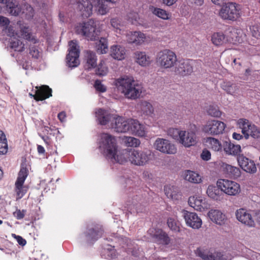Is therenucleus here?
I'll return each instance as SVG.
<instances>
[{
  "label": "nucleus",
  "instance_id": "41",
  "mask_svg": "<svg viewBox=\"0 0 260 260\" xmlns=\"http://www.w3.org/2000/svg\"><path fill=\"white\" fill-rule=\"evenodd\" d=\"M197 255L204 260H226L225 258L223 256L217 255L215 257L214 255L212 254H208L202 251L201 249L198 248L196 252Z\"/></svg>",
  "mask_w": 260,
  "mask_h": 260
},
{
  "label": "nucleus",
  "instance_id": "52",
  "mask_svg": "<svg viewBox=\"0 0 260 260\" xmlns=\"http://www.w3.org/2000/svg\"><path fill=\"white\" fill-rule=\"evenodd\" d=\"M128 20L133 24L137 25L139 19L138 13L134 12H130L127 15Z\"/></svg>",
  "mask_w": 260,
  "mask_h": 260
},
{
  "label": "nucleus",
  "instance_id": "55",
  "mask_svg": "<svg viewBox=\"0 0 260 260\" xmlns=\"http://www.w3.org/2000/svg\"><path fill=\"white\" fill-rule=\"evenodd\" d=\"M29 53L31 56L32 58L35 59H38L40 57V52L37 47L35 46H30L29 47Z\"/></svg>",
  "mask_w": 260,
  "mask_h": 260
},
{
  "label": "nucleus",
  "instance_id": "57",
  "mask_svg": "<svg viewBox=\"0 0 260 260\" xmlns=\"http://www.w3.org/2000/svg\"><path fill=\"white\" fill-rule=\"evenodd\" d=\"M26 212V210L23 209L21 210L17 209L15 212H13V215L17 219L20 220L24 218Z\"/></svg>",
  "mask_w": 260,
  "mask_h": 260
},
{
  "label": "nucleus",
  "instance_id": "20",
  "mask_svg": "<svg viewBox=\"0 0 260 260\" xmlns=\"http://www.w3.org/2000/svg\"><path fill=\"white\" fill-rule=\"evenodd\" d=\"M114 119L115 124L113 127L116 132L126 133L129 132V119L125 120L124 118L120 116H118Z\"/></svg>",
  "mask_w": 260,
  "mask_h": 260
},
{
  "label": "nucleus",
  "instance_id": "27",
  "mask_svg": "<svg viewBox=\"0 0 260 260\" xmlns=\"http://www.w3.org/2000/svg\"><path fill=\"white\" fill-rule=\"evenodd\" d=\"M206 193L209 197L214 200L221 201L223 199L224 194L217 185L208 186Z\"/></svg>",
  "mask_w": 260,
  "mask_h": 260
},
{
  "label": "nucleus",
  "instance_id": "60",
  "mask_svg": "<svg viewBox=\"0 0 260 260\" xmlns=\"http://www.w3.org/2000/svg\"><path fill=\"white\" fill-rule=\"evenodd\" d=\"M12 237L16 240L17 242L20 245L24 246L26 245V241L21 236L13 234Z\"/></svg>",
  "mask_w": 260,
  "mask_h": 260
},
{
  "label": "nucleus",
  "instance_id": "1",
  "mask_svg": "<svg viewBox=\"0 0 260 260\" xmlns=\"http://www.w3.org/2000/svg\"><path fill=\"white\" fill-rule=\"evenodd\" d=\"M99 148L107 158L120 164L129 161L135 166H143L150 159V152L149 151L125 149L118 152L115 137L107 133L101 135Z\"/></svg>",
  "mask_w": 260,
  "mask_h": 260
},
{
  "label": "nucleus",
  "instance_id": "8",
  "mask_svg": "<svg viewBox=\"0 0 260 260\" xmlns=\"http://www.w3.org/2000/svg\"><path fill=\"white\" fill-rule=\"evenodd\" d=\"M69 48L67 55V63L69 67H77L80 63L79 57V47L76 40H72L69 42Z\"/></svg>",
  "mask_w": 260,
  "mask_h": 260
},
{
  "label": "nucleus",
  "instance_id": "26",
  "mask_svg": "<svg viewBox=\"0 0 260 260\" xmlns=\"http://www.w3.org/2000/svg\"><path fill=\"white\" fill-rule=\"evenodd\" d=\"M95 114L99 123L103 125H106L112 118H114L113 115L103 109H99Z\"/></svg>",
  "mask_w": 260,
  "mask_h": 260
},
{
  "label": "nucleus",
  "instance_id": "40",
  "mask_svg": "<svg viewBox=\"0 0 260 260\" xmlns=\"http://www.w3.org/2000/svg\"><path fill=\"white\" fill-rule=\"evenodd\" d=\"M164 191L167 197L172 201L177 202L179 199L178 189L174 186H165Z\"/></svg>",
  "mask_w": 260,
  "mask_h": 260
},
{
  "label": "nucleus",
  "instance_id": "58",
  "mask_svg": "<svg viewBox=\"0 0 260 260\" xmlns=\"http://www.w3.org/2000/svg\"><path fill=\"white\" fill-rule=\"evenodd\" d=\"M94 87L96 90L101 92H104L106 91V87L99 80H96L95 81Z\"/></svg>",
  "mask_w": 260,
  "mask_h": 260
},
{
  "label": "nucleus",
  "instance_id": "33",
  "mask_svg": "<svg viewBox=\"0 0 260 260\" xmlns=\"http://www.w3.org/2000/svg\"><path fill=\"white\" fill-rule=\"evenodd\" d=\"M136 61L142 67H146L151 63V58L145 52L136 51L134 53Z\"/></svg>",
  "mask_w": 260,
  "mask_h": 260
},
{
  "label": "nucleus",
  "instance_id": "2",
  "mask_svg": "<svg viewBox=\"0 0 260 260\" xmlns=\"http://www.w3.org/2000/svg\"><path fill=\"white\" fill-rule=\"evenodd\" d=\"M115 85L118 90L128 99H136L142 93L141 85L136 83L132 77L118 78L115 81Z\"/></svg>",
  "mask_w": 260,
  "mask_h": 260
},
{
  "label": "nucleus",
  "instance_id": "45",
  "mask_svg": "<svg viewBox=\"0 0 260 260\" xmlns=\"http://www.w3.org/2000/svg\"><path fill=\"white\" fill-rule=\"evenodd\" d=\"M8 151V144L6 136L0 131V154H6Z\"/></svg>",
  "mask_w": 260,
  "mask_h": 260
},
{
  "label": "nucleus",
  "instance_id": "63",
  "mask_svg": "<svg viewBox=\"0 0 260 260\" xmlns=\"http://www.w3.org/2000/svg\"><path fill=\"white\" fill-rule=\"evenodd\" d=\"M6 3H7V8L8 11L18 5L15 0H9L8 2L6 1Z\"/></svg>",
  "mask_w": 260,
  "mask_h": 260
},
{
  "label": "nucleus",
  "instance_id": "30",
  "mask_svg": "<svg viewBox=\"0 0 260 260\" xmlns=\"http://www.w3.org/2000/svg\"><path fill=\"white\" fill-rule=\"evenodd\" d=\"M223 151L228 155H238L241 152L240 145H235L230 141H223Z\"/></svg>",
  "mask_w": 260,
  "mask_h": 260
},
{
  "label": "nucleus",
  "instance_id": "13",
  "mask_svg": "<svg viewBox=\"0 0 260 260\" xmlns=\"http://www.w3.org/2000/svg\"><path fill=\"white\" fill-rule=\"evenodd\" d=\"M155 148L162 153L174 154L177 149L174 145L170 143L169 141L162 138H157L154 143Z\"/></svg>",
  "mask_w": 260,
  "mask_h": 260
},
{
  "label": "nucleus",
  "instance_id": "29",
  "mask_svg": "<svg viewBox=\"0 0 260 260\" xmlns=\"http://www.w3.org/2000/svg\"><path fill=\"white\" fill-rule=\"evenodd\" d=\"M205 142L208 147L215 152H221L223 150V142L221 143L219 140L213 137H208Z\"/></svg>",
  "mask_w": 260,
  "mask_h": 260
},
{
  "label": "nucleus",
  "instance_id": "61",
  "mask_svg": "<svg viewBox=\"0 0 260 260\" xmlns=\"http://www.w3.org/2000/svg\"><path fill=\"white\" fill-rule=\"evenodd\" d=\"M201 157L204 160H209L211 158V153L209 150L204 149L201 154Z\"/></svg>",
  "mask_w": 260,
  "mask_h": 260
},
{
  "label": "nucleus",
  "instance_id": "22",
  "mask_svg": "<svg viewBox=\"0 0 260 260\" xmlns=\"http://www.w3.org/2000/svg\"><path fill=\"white\" fill-rule=\"evenodd\" d=\"M208 215L213 222L219 225L224 224L227 219L225 214L217 209L210 210L208 213Z\"/></svg>",
  "mask_w": 260,
  "mask_h": 260
},
{
  "label": "nucleus",
  "instance_id": "23",
  "mask_svg": "<svg viewBox=\"0 0 260 260\" xmlns=\"http://www.w3.org/2000/svg\"><path fill=\"white\" fill-rule=\"evenodd\" d=\"M129 133L139 137H144L146 135L145 127L137 120L129 119Z\"/></svg>",
  "mask_w": 260,
  "mask_h": 260
},
{
  "label": "nucleus",
  "instance_id": "16",
  "mask_svg": "<svg viewBox=\"0 0 260 260\" xmlns=\"http://www.w3.org/2000/svg\"><path fill=\"white\" fill-rule=\"evenodd\" d=\"M148 232L155 243L162 245H168L170 243V238L162 230L152 229H150Z\"/></svg>",
  "mask_w": 260,
  "mask_h": 260
},
{
  "label": "nucleus",
  "instance_id": "15",
  "mask_svg": "<svg viewBox=\"0 0 260 260\" xmlns=\"http://www.w3.org/2000/svg\"><path fill=\"white\" fill-rule=\"evenodd\" d=\"M197 142L195 133L191 131H180V143L185 147L194 146Z\"/></svg>",
  "mask_w": 260,
  "mask_h": 260
},
{
  "label": "nucleus",
  "instance_id": "7",
  "mask_svg": "<svg viewBox=\"0 0 260 260\" xmlns=\"http://www.w3.org/2000/svg\"><path fill=\"white\" fill-rule=\"evenodd\" d=\"M225 127V124L221 121L209 120L203 125L202 130L207 135L216 136L222 134Z\"/></svg>",
  "mask_w": 260,
  "mask_h": 260
},
{
  "label": "nucleus",
  "instance_id": "51",
  "mask_svg": "<svg viewBox=\"0 0 260 260\" xmlns=\"http://www.w3.org/2000/svg\"><path fill=\"white\" fill-rule=\"evenodd\" d=\"M252 36L256 38L260 39V25L256 24L250 27Z\"/></svg>",
  "mask_w": 260,
  "mask_h": 260
},
{
  "label": "nucleus",
  "instance_id": "44",
  "mask_svg": "<svg viewBox=\"0 0 260 260\" xmlns=\"http://www.w3.org/2000/svg\"><path fill=\"white\" fill-rule=\"evenodd\" d=\"M10 47L14 51L20 52L23 51L25 49L24 44L18 39L12 40L10 42Z\"/></svg>",
  "mask_w": 260,
  "mask_h": 260
},
{
  "label": "nucleus",
  "instance_id": "14",
  "mask_svg": "<svg viewBox=\"0 0 260 260\" xmlns=\"http://www.w3.org/2000/svg\"><path fill=\"white\" fill-rule=\"evenodd\" d=\"M237 219L249 227H253L255 222L252 216L251 211L244 208L238 209L235 213Z\"/></svg>",
  "mask_w": 260,
  "mask_h": 260
},
{
  "label": "nucleus",
  "instance_id": "9",
  "mask_svg": "<svg viewBox=\"0 0 260 260\" xmlns=\"http://www.w3.org/2000/svg\"><path fill=\"white\" fill-rule=\"evenodd\" d=\"M217 185L222 192L230 196H236L241 191L240 186L237 182L228 179H219Z\"/></svg>",
  "mask_w": 260,
  "mask_h": 260
},
{
  "label": "nucleus",
  "instance_id": "48",
  "mask_svg": "<svg viewBox=\"0 0 260 260\" xmlns=\"http://www.w3.org/2000/svg\"><path fill=\"white\" fill-rule=\"evenodd\" d=\"M207 112L208 115L212 117H219L221 115V112L217 106H209L207 109Z\"/></svg>",
  "mask_w": 260,
  "mask_h": 260
},
{
  "label": "nucleus",
  "instance_id": "37",
  "mask_svg": "<svg viewBox=\"0 0 260 260\" xmlns=\"http://www.w3.org/2000/svg\"><path fill=\"white\" fill-rule=\"evenodd\" d=\"M222 168L224 172L231 177L237 178L241 175V171L240 169L237 167L227 164H223Z\"/></svg>",
  "mask_w": 260,
  "mask_h": 260
},
{
  "label": "nucleus",
  "instance_id": "24",
  "mask_svg": "<svg viewBox=\"0 0 260 260\" xmlns=\"http://www.w3.org/2000/svg\"><path fill=\"white\" fill-rule=\"evenodd\" d=\"M36 101H43L52 96V89L48 85L36 86Z\"/></svg>",
  "mask_w": 260,
  "mask_h": 260
},
{
  "label": "nucleus",
  "instance_id": "42",
  "mask_svg": "<svg viewBox=\"0 0 260 260\" xmlns=\"http://www.w3.org/2000/svg\"><path fill=\"white\" fill-rule=\"evenodd\" d=\"M211 40L216 46L221 45L228 42V39L222 32L214 33L212 36Z\"/></svg>",
  "mask_w": 260,
  "mask_h": 260
},
{
  "label": "nucleus",
  "instance_id": "21",
  "mask_svg": "<svg viewBox=\"0 0 260 260\" xmlns=\"http://www.w3.org/2000/svg\"><path fill=\"white\" fill-rule=\"evenodd\" d=\"M188 202L189 206L197 211H203L208 207L205 200L202 197H190Z\"/></svg>",
  "mask_w": 260,
  "mask_h": 260
},
{
  "label": "nucleus",
  "instance_id": "54",
  "mask_svg": "<svg viewBox=\"0 0 260 260\" xmlns=\"http://www.w3.org/2000/svg\"><path fill=\"white\" fill-rule=\"evenodd\" d=\"M167 224L169 228L172 231H179V226L177 225V222L172 218H169L168 219Z\"/></svg>",
  "mask_w": 260,
  "mask_h": 260
},
{
  "label": "nucleus",
  "instance_id": "5",
  "mask_svg": "<svg viewBox=\"0 0 260 260\" xmlns=\"http://www.w3.org/2000/svg\"><path fill=\"white\" fill-rule=\"evenodd\" d=\"M28 170L26 167L21 166L15 183V192L16 194V201L21 199L27 192L28 187L24 185V181L28 175Z\"/></svg>",
  "mask_w": 260,
  "mask_h": 260
},
{
  "label": "nucleus",
  "instance_id": "62",
  "mask_svg": "<svg viewBox=\"0 0 260 260\" xmlns=\"http://www.w3.org/2000/svg\"><path fill=\"white\" fill-rule=\"evenodd\" d=\"M9 13L14 16H18L21 11V9L17 5L8 11Z\"/></svg>",
  "mask_w": 260,
  "mask_h": 260
},
{
  "label": "nucleus",
  "instance_id": "4",
  "mask_svg": "<svg viewBox=\"0 0 260 260\" xmlns=\"http://www.w3.org/2000/svg\"><path fill=\"white\" fill-rule=\"evenodd\" d=\"M237 125L241 130L245 139L250 136L254 139L260 138V129L251 121L245 118H240L237 121Z\"/></svg>",
  "mask_w": 260,
  "mask_h": 260
},
{
  "label": "nucleus",
  "instance_id": "31",
  "mask_svg": "<svg viewBox=\"0 0 260 260\" xmlns=\"http://www.w3.org/2000/svg\"><path fill=\"white\" fill-rule=\"evenodd\" d=\"M221 88L228 94L234 96H237L239 92V86L237 84L230 81L223 82L221 84Z\"/></svg>",
  "mask_w": 260,
  "mask_h": 260
},
{
  "label": "nucleus",
  "instance_id": "18",
  "mask_svg": "<svg viewBox=\"0 0 260 260\" xmlns=\"http://www.w3.org/2000/svg\"><path fill=\"white\" fill-rule=\"evenodd\" d=\"M128 43L139 45L144 43L146 39L145 35L141 31H129L126 35Z\"/></svg>",
  "mask_w": 260,
  "mask_h": 260
},
{
  "label": "nucleus",
  "instance_id": "38",
  "mask_svg": "<svg viewBox=\"0 0 260 260\" xmlns=\"http://www.w3.org/2000/svg\"><path fill=\"white\" fill-rule=\"evenodd\" d=\"M229 38L227 41L233 44L241 43L243 41L242 33L240 30L233 29L230 32Z\"/></svg>",
  "mask_w": 260,
  "mask_h": 260
},
{
  "label": "nucleus",
  "instance_id": "19",
  "mask_svg": "<svg viewBox=\"0 0 260 260\" xmlns=\"http://www.w3.org/2000/svg\"><path fill=\"white\" fill-rule=\"evenodd\" d=\"M77 5L83 17L87 18L91 15L93 6L89 0H78Z\"/></svg>",
  "mask_w": 260,
  "mask_h": 260
},
{
  "label": "nucleus",
  "instance_id": "11",
  "mask_svg": "<svg viewBox=\"0 0 260 260\" xmlns=\"http://www.w3.org/2000/svg\"><path fill=\"white\" fill-rule=\"evenodd\" d=\"M186 225L193 229H199L202 225V219L197 213L186 210L182 211Z\"/></svg>",
  "mask_w": 260,
  "mask_h": 260
},
{
  "label": "nucleus",
  "instance_id": "53",
  "mask_svg": "<svg viewBox=\"0 0 260 260\" xmlns=\"http://www.w3.org/2000/svg\"><path fill=\"white\" fill-rule=\"evenodd\" d=\"M168 135L173 139L179 140V129L176 128H170L168 130Z\"/></svg>",
  "mask_w": 260,
  "mask_h": 260
},
{
  "label": "nucleus",
  "instance_id": "59",
  "mask_svg": "<svg viewBox=\"0 0 260 260\" xmlns=\"http://www.w3.org/2000/svg\"><path fill=\"white\" fill-rule=\"evenodd\" d=\"M111 24L112 26L116 29H120V27L121 26V21L118 18H113L111 19L110 21Z\"/></svg>",
  "mask_w": 260,
  "mask_h": 260
},
{
  "label": "nucleus",
  "instance_id": "34",
  "mask_svg": "<svg viewBox=\"0 0 260 260\" xmlns=\"http://www.w3.org/2000/svg\"><path fill=\"white\" fill-rule=\"evenodd\" d=\"M85 68L87 70L94 68L97 66V57L94 52L87 51L85 55Z\"/></svg>",
  "mask_w": 260,
  "mask_h": 260
},
{
  "label": "nucleus",
  "instance_id": "25",
  "mask_svg": "<svg viewBox=\"0 0 260 260\" xmlns=\"http://www.w3.org/2000/svg\"><path fill=\"white\" fill-rule=\"evenodd\" d=\"M19 31L20 34V37L23 39L34 44L39 43V40L36 36L32 35L28 26L23 24H20Z\"/></svg>",
  "mask_w": 260,
  "mask_h": 260
},
{
  "label": "nucleus",
  "instance_id": "64",
  "mask_svg": "<svg viewBox=\"0 0 260 260\" xmlns=\"http://www.w3.org/2000/svg\"><path fill=\"white\" fill-rule=\"evenodd\" d=\"M10 20L7 17L0 16V26H6L9 25Z\"/></svg>",
  "mask_w": 260,
  "mask_h": 260
},
{
  "label": "nucleus",
  "instance_id": "28",
  "mask_svg": "<svg viewBox=\"0 0 260 260\" xmlns=\"http://www.w3.org/2000/svg\"><path fill=\"white\" fill-rule=\"evenodd\" d=\"M93 1L96 2L95 6L97 8L98 13L102 15H104L106 14L109 11L108 3L115 4L118 0H93Z\"/></svg>",
  "mask_w": 260,
  "mask_h": 260
},
{
  "label": "nucleus",
  "instance_id": "36",
  "mask_svg": "<svg viewBox=\"0 0 260 260\" xmlns=\"http://www.w3.org/2000/svg\"><path fill=\"white\" fill-rule=\"evenodd\" d=\"M184 179L191 183L198 184L202 182L201 176L197 172L186 170L183 173Z\"/></svg>",
  "mask_w": 260,
  "mask_h": 260
},
{
  "label": "nucleus",
  "instance_id": "50",
  "mask_svg": "<svg viewBox=\"0 0 260 260\" xmlns=\"http://www.w3.org/2000/svg\"><path fill=\"white\" fill-rule=\"evenodd\" d=\"M153 13L159 18L163 19H169V14L164 10L160 8H154Z\"/></svg>",
  "mask_w": 260,
  "mask_h": 260
},
{
  "label": "nucleus",
  "instance_id": "17",
  "mask_svg": "<svg viewBox=\"0 0 260 260\" xmlns=\"http://www.w3.org/2000/svg\"><path fill=\"white\" fill-rule=\"evenodd\" d=\"M104 234L103 227L100 225H95L88 230L86 234L87 241L88 242H94L101 238Z\"/></svg>",
  "mask_w": 260,
  "mask_h": 260
},
{
  "label": "nucleus",
  "instance_id": "12",
  "mask_svg": "<svg viewBox=\"0 0 260 260\" xmlns=\"http://www.w3.org/2000/svg\"><path fill=\"white\" fill-rule=\"evenodd\" d=\"M237 160L238 165L243 171L250 174L256 172L257 169L253 160L245 156L243 154H239Z\"/></svg>",
  "mask_w": 260,
  "mask_h": 260
},
{
  "label": "nucleus",
  "instance_id": "47",
  "mask_svg": "<svg viewBox=\"0 0 260 260\" xmlns=\"http://www.w3.org/2000/svg\"><path fill=\"white\" fill-rule=\"evenodd\" d=\"M124 141L128 147H137L140 144V141L139 139L132 137H125Z\"/></svg>",
  "mask_w": 260,
  "mask_h": 260
},
{
  "label": "nucleus",
  "instance_id": "49",
  "mask_svg": "<svg viewBox=\"0 0 260 260\" xmlns=\"http://www.w3.org/2000/svg\"><path fill=\"white\" fill-rule=\"evenodd\" d=\"M104 61H102L99 64L96 70V74L100 76H104L107 75L108 72V68L103 64Z\"/></svg>",
  "mask_w": 260,
  "mask_h": 260
},
{
  "label": "nucleus",
  "instance_id": "46",
  "mask_svg": "<svg viewBox=\"0 0 260 260\" xmlns=\"http://www.w3.org/2000/svg\"><path fill=\"white\" fill-rule=\"evenodd\" d=\"M22 14H24L27 19L31 18L34 14L33 8L28 4H25L22 7Z\"/></svg>",
  "mask_w": 260,
  "mask_h": 260
},
{
  "label": "nucleus",
  "instance_id": "39",
  "mask_svg": "<svg viewBox=\"0 0 260 260\" xmlns=\"http://www.w3.org/2000/svg\"><path fill=\"white\" fill-rule=\"evenodd\" d=\"M140 107L142 115L147 116H152L154 112V108L150 103L147 101H143L141 103Z\"/></svg>",
  "mask_w": 260,
  "mask_h": 260
},
{
  "label": "nucleus",
  "instance_id": "56",
  "mask_svg": "<svg viewBox=\"0 0 260 260\" xmlns=\"http://www.w3.org/2000/svg\"><path fill=\"white\" fill-rule=\"evenodd\" d=\"M5 32L7 34V36L9 37H12L17 36L18 37H20V36H19L16 32H15L14 29V27L12 25L6 26Z\"/></svg>",
  "mask_w": 260,
  "mask_h": 260
},
{
  "label": "nucleus",
  "instance_id": "43",
  "mask_svg": "<svg viewBox=\"0 0 260 260\" xmlns=\"http://www.w3.org/2000/svg\"><path fill=\"white\" fill-rule=\"evenodd\" d=\"M108 50V43L107 39L105 38H101L98 41L96 45V51L100 54L106 53Z\"/></svg>",
  "mask_w": 260,
  "mask_h": 260
},
{
  "label": "nucleus",
  "instance_id": "3",
  "mask_svg": "<svg viewBox=\"0 0 260 260\" xmlns=\"http://www.w3.org/2000/svg\"><path fill=\"white\" fill-rule=\"evenodd\" d=\"M96 26V21L91 19L77 26L76 31L77 34L82 35L88 40H96L99 38L100 34V30Z\"/></svg>",
  "mask_w": 260,
  "mask_h": 260
},
{
  "label": "nucleus",
  "instance_id": "32",
  "mask_svg": "<svg viewBox=\"0 0 260 260\" xmlns=\"http://www.w3.org/2000/svg\"><path fill=\"white\" fill-rule=\"evenodd\" d=\"M111 55L115 59L123 60L125 56V49L120 45H113L111 47Z\"/></svg>",
  "mask_w": 260,
  "mask_h": 260
},
{
  "label": "nucleus",
  "instance_id": "6",
  "mask_svg": "<svg viewBox=\"0 0 260 260\" xmlns=\"http://www.w3.org/2000/svg\"><path fill=\"white\" fill-rule=\"evenodd\" d=\"M177 61L176 54L170 50L165 49L158 53L157 62L161 68H172L174 66Z\"/></svg>",
  "mask_w": 260,
  "mask_h": 260
},
{
  "label": "nucleus",
  "instance_id": "35",
  "mask_svg": "<svg viewBox=\"0 0 260 260\" xmlns=\"http://www.w3.org/2000/svg\"><path fill=\"white\" fill-rule=\"evenodd\" d=\"M193 71L192 61L189 59L180 60V75L186 76L190 74Z\"/></svg>",
  "mask_w": 260,
  "mask_h": 260
},
{
  "label": "nucleus",
  "instance_id": "10",
  "mask_svg": "<svg viewBox=\"0 0 260 260\" xmlns=\"http://www.w3.org/2000/svg\"><path fill=\"white\" fill-rule=\"evenodd\" d=\"M219 14L222 19L232 21L236 20L240 16L236 4L233 3H228L223 5Z\"/></svg>",
  "mask_w": 260,
  "mask_h": 260
}]
</instances>
